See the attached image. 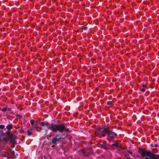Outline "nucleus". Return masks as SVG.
<instances>
[{"mask_svg": "<svg viewBox=\"0 0 159 159\" xmlns=\"http://www.w3.org/2000/svg\"><path fill=\"white\" fill-rule=\"evenodd\" d=\"M45 126H46L48 129H50L53 132H56L57 131L61 133H62L64 131L66 132H69V129L66 128L65 125L64 124H54L52 123L50 125H49L46 121L38 123L36 126L37 130L39 131L41 129H44Z\"/></svg>", "mask_w": 159, "mask_h": 159, "instance_id": "nucleus-1", "label": "nucleus"}, {"mask_svg": "<svg viewBox=\"0 0 159 159\" xmlns=\"http://www.w3.org/2000/svg\"><path fill=\"white\" fill-rule=\"evenodd\" d=\"M106 134H107V139L109 141L112 140L117 136L116 133L111 131L109 130L108 127L106 126L102 127L97 129L95 134L96 136L100 138L105 136Z\"/></svg>", "mask_w": 159, "mask_h": 159, "instance_id": "nucleus-2", "label": "nucleus"}, {"mask_svg": "<svg viewBox=\"0 0 159 159\" xmlns=\"http://www.w3.org/2000/svg\"><path fill=\"white\" fill-rule=\"evenodd\" d=\"M139 152L143 159H159V155L154 154L150 151L146 149H139Z\"/></svg>", "mask_w": 159, "mask_h": 159, "instance_id": "nucleus-3", "label": "nucleus"}, {"mask_svg": "<svg viewBox=\"0 0 159 159\" xmlns=\"http://www.w3.org/2000/svg\"><path fill=\"white\" fill-rule=\"evenodd\" d=\"M62 138L59 135H57L56 137L52 138V143L53 144L59 143L61 141Z\"/></svg>", "mask_w": 159, "mask_h": 159, "instance_id": "nucleus-4", "label": "nucleus"}, {"mask_svg": "<svg viewBox=\"0 0 159 159\" xmlns=\"http://www.w3.org/2000/svg\"><path fill=\"white\" fill-rule=\"evenodd\" d=\"M6 128L8 130L11 129L12 128V126L11 125H7Z\"/></svg>", "mask_w": 159, "mask_h": 159, "instance_id": "nucleus-5", "label": "nucleus"}, {"mask_svg": "<svg viewBox=\"0 0 159 159\" xmlns=\"http://www.w3.org/2000/svg\"><path fill=\"white\" fill-rule=\"evenodd\" d=\"M112 146H115L117 148H119V145L117 143H115L112 144Z\"/></svg>", "mask_w": 159, "mask_h": 159, "instance_id": "nucleus-6", "label": "nucleus"}, {"mask_svg": "<svg viewBox=\"0 0 159 159\" xmlns=\"http://www.w3.org/2000/svg\"><path fill=\"white\" fill-rule=\"evenodd\" d=\"M112 104V102L111 101H109L107 102V104L108 106H109L110 107H111Z\"/></svg>", "mask_w": 159, "mask_h": 159, "instance_id": "nucleus-7", "label": "nucleus"}, {"mask_svg": "<svg viewBox=\"0 0 159 159\" xmlns=\"http://www.w3.org/2000/svg\"><path fill=\"white\" fill-rule=\"evenodd\" d=\"M30 123L32 125H33L34 123V120H31L30 121Z\"/></svg>", "mask_w": 159, "mask_h": 159, "instance_id": "nucleus-8", "label": "nucleus"}, {"mask_svg": "<svg viewBox=\"0 0 159 159\" xmlns=\"http://www.w3.org/2000/svg\"><path fill=\"white\" fill-rule=\"evenodd\" d=\"M7 108L4 107L2 109V111H7Z\"/></svg>", "mask_w": 159, "mask_h": 159, "instance_id": "nucleus-9", "label": "nucleus"}, {"mask_svg": "<svg viewBox=\"0 0 159 159\" xmlns=\"http://www.w3.org/2000/svg\"><path fill=\"white\" fill-rule=\"evenodd\" d=\"M4 127L5 126L4 125H0V129H3Z\"/></svg>", "mask_w": 159, "mask_h": 159, "instance_id": "nucleus-10", "label": "nucleus"}, {"mask_svg": "<svg viewBox=\"0 0 159 159\" xmlns=\"http://www.w3.org/2000/svg\"><path fill=\"white\" fill-rule=\"evenodd\" d=\"M32 131H30L29 130L28 131H27L28 134L29 135H30L31 134H32Z\"/></svg>", "mask_w": 159, "mask_h": 159, "instance_id": "nucleus-11", "label": "nucleus"}, {"mask_svg": "<svg viewBox=\"0 0 159 159\" xmlns=\"http://www.w3.org/2000/svg\"><path fill=\"white\" fill-rule=\"evenodd\" d=\"M141 91L142 92H144L145 91V88H143L141 90Z\"/></svg>", "mask_w": 159, "mask_h": 159, "instance_id": "nucleus-12", "label": "nucleus"}, {"mask_svg": "<svg viewBox=\"0 0 159 159\" xmlns=\"http://www.w3.org/2000/svg\"><path fill=\"white\" fill-rule=\"evenodd\" d=\"M82 28L84 30H86L87 29V27L85 26H82Z\"/></svg>", "mask_w": 159, "mask_h": 159, "instance_id": "nucleus-13", "label": "nucleus"}, {"mask_svg": "<svg viewBox=\"0 0 159 159\" xmlns=\"http://www.w3.org/2000/svg\"><path fill=\"white\" fill-rule=\"evenodd\" d=\"M3 152H5L6 154H7V153H8V151L7 150H6L5 149L3 150Z\"/></svg>", "mask_w": 159, "mask_h": 159, "instance_id": "nucleus-14", "label": "nucleus"}, {"mask_svg": "<svg viewBox=\"0 0 159 159\" xmlns=\"http://www.w3.org/2000/svg\"><path fill=\"white\" fill-rule=\"evenodd\" d=\"M16 116L18 117L19 118H20L21 117V116L20 115H19V114H17L16 115Z\"/></svg>", "mask_w": 159, "mask_h": 159, "instance_id": "nucleus-15", "label": "nucleus"}, {"mask_svg": "<svg viewBox=\"0 0 159 159\" xmlns=\"http://www.w3.org/2000/svg\"><path fill=\"white\" fill-rule=\"evenodd\" d=\"M142 87H143V88H145L146 87L145 84H143L142 85Z\"/></svg>", "mask_w": 159, "mask_h": 159, "instance_id": "nucleus-16", "label": "nucleus"}, {"mask_svg": "<svg viewBox=\"0 0 159 159\" xmlns=\"http://www.w3.org/2000/svg\"><path fill=\"white\" fill-rule=\"evenodd\" d=\"M128 152H129V153H130V154H132V152L131 151H128Z\"/></svg>", "mask_w": 159, "mask_h": 159, "instance_id": "nucleus-17", "label": "nucleus"}, {"mask_svg": "<svg viewBox=\"0 0 159 159\" xmlns=\"http://www.w3.org/2000/svg\"><path fill=\"white\" fill-rule=\"evenodd\" d=\"M82 152L84 154L85 153V151H83Z\"/></svg>", "mask_w": 159, "mask_h": 159, "instance_id": "nucleus-18", "label": "nucleus"}, {"mask_svg": "<svg viewBox=\"0 0 159 159\" xmlns=\"http://www.w3.org/2000/svg\"><path fill=\"white\" fill-rule=\"evenodd\" d=\"M155 147H157V145H155Z\"/></svg>", "mask_w": 159, "mask_h": 159, "instance_id": "nucleus-19", "label": "nucleus"}, {"mask_svg": "<svg viewBox=\"0 0 159 159\" xmlns=\"http://www.w3.org/2000/svg\"><path fill=\"white\" fill-rule=\"evenodd\" d=\"M54 145H53V146H52V147H54Z\"/></svg>", "mask_w": 159, "mask_h": 159, "instance_id": "nucleus-20", "label": "nucleus"}, {"mask_svg": "<svg viewBox=\"0 0 159 159\" xmlns=\"http://www.w3.org/2000/svg\"><path fill=\"white\" fill-rule=\"evenodd\" d=\"M4 156H5V154H4Z\"/></svg>", "mask_w": 159, "mask_h": 159, "instance_id": "nucleus-21", "label": "nucleus"}]
</instances>
